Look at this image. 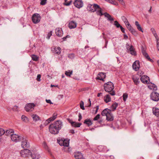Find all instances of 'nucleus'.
Segmentation results:
<instances>
[{
    "label": "nucleus",
    "instance_id": "f257e3e1",
    "mask_svg": "<svg viewBox=\"0 0 159 159\" xmlns=\"http://www.w3.org/2000/svg\"><path fill=\"white\" fill-rule=\"evenodd\" d=\"M104 89L105 91L109 93L111 96L116 94L115 92L113 90L114 89V84L112 82L109 81L105 83L104 84Z\"/></svg>",
    "mask_w": 159,
    "mask_h": 159
},
{
    "label": "nucleus",
    "instance_id": "f03ea898",
    "mask_svg": "<svg viewBox=\"0 0 159 159\" xmlns=\"http://www.w3.org/2000/svg\"><path fill=\"white\" fill-rule=\"evenodd\" d=\"M11 140L15 142H17L21 141L22 139H24V138L19 135L12 134L11 135Z\"/></svg>",
    "mask_w": 159,
    "mask_h": 159
},
{
    "label": "nucleus",
    "instance_id": "7ed1b4c3",
    "mask_svg": "<svg viewBox=\"0 0 159 159\" xmlns=\"http://www.w3.org/2000/svg\"><path fill=\"white\" fill-rule=\"evenodd\" d=\"M49 131L50 133L54 134H57L60 129L56 127L55 125L53 124L50 125L49 126Z\"/></svg>",
    "mask_w": 159,
    "mask_h": 159
},
{
    "label": "nucleus",
    "instance_id": "20e7f679",
    "mask_svg": "<svg viewBox=\"0 0 159 159\" xmlns=\"http://www.w3.org/2000/svg\"><path fill=\"white\" fill-rule=\"evenodd\" d=\"M41 19L40 15L38 13L34 14L32 17V22L34 24H37L39 22Z\"/></svg>",
    "mask_w": 159,
    "mask_h": 159
},
{
    "label": "nucleus",
    "instance_id": "39448f33",
    "mask_svg": "<svg viewBox=\"0 0 159 159\" xmlns=\"http://www.w3.org/2000/svg\"><path fill=\"white\" fill-rule=\"evenodd\" d=\"M20 153L21 156L24 157H29V156H30L31 155V151L27 149H25L21 151Z\"/></svg>",
    "mask_w": 159,
    "mask_h": 159
},
{
    "label": "nucleus",
    "instance_id": "423d86ee",
    "mask_svg": "<svg viewBox=\"0 0 159 159\" xmlns=\"http://www.w3.org/2000/svg\"><path fill=\"white\" fill-rule=\"evenodd\" d=\"M129 47V48L127 47V52L128 53H130L131 55L135 56L137 55V53L135 50L134 47L132 45L130 46L129 44L127 45Z\"/></svg>",
    "mask_w": 159,
    "mask_h": 159
},
{
    "label": "nucleus",
    "instance_id": "0eeeda50",
    "mask_svg": "<svg viewBox=\"0 0 159 159\" xmlns=\"http://www.w3.org/2000/svg\"><path fill=\"white\" fill-rule=\"evenodd\" d=\"M94 7L95 9V11H96V14L98 15L101 16L104 15V13H102V9L98 5H94Z\"/></svg>",
    "mask_w": 159,
    "mask_h": 159
},
{
    "label": "nucleus",
    "instance_id": "6e6552de",
    "mask_svg": "<svg viewBox=\"0 0 159 159\" xmlns=\"http://www.w3.org/2000/svg\"><path fill=\"white\" fill-rule=\"evenodd\" d=\"M151 99L155 101H158L159 100V94L156 92H152L151 94Z\"/></svg>",
    "mask_w": 159,
    "mask_h": 159
},
{
    "label": "nucleus",
    "instance_id": "1a4fd4ad",
    "mask_svg": "<svg viewBox=\"0 0 159 159\" xmlns=\"http://www.w3.org/2000/svg\"><path fill=\"white\" fill-rule=\"evenodd\" d=\"M34 104L33 103H30L25 106V108L27 111H32L34 109Z\"/></svg>",
    "mask_w": 159,
    "mask_h": 159
},
{
    "label": "nucleus",
    "instance_id": "9d476101",
    "mask_svg": "<svg viewBox=\"0 0 159 159\" xmlns=\"http://www.w3.org/2000/svg\"><path fill=\"white\" fill-rule=\"evenodd\" d=\"M57 114L56 113H54L52 117L48 118L45 121L44 123V125H46L50 123V122L53 121L57 118Z\"/></svg>",
    "mask_w": 159,
    "mask_h": 159
},
{
    "label": "nucleus",
    "instance_id": "9b49d317",
    "mask_svg": "<svg viewBox=\"0 0 159 159\" xmlns=\"http://www.w3.org/2000/svg\"><path fill=\"white\" fill-rule=\"evenodd\" d=\"M105 73L104 72H99L98 73V76L96 78V79L99 80H101L104 81V79L106 77Z\"/></svg>",
    "mask_w": 159,
    "mask_h": 159
},
{
    "label": "nucleus",
    "instance_id": "f8f14e48",
    "mask_svg": "<svg viewBox=\"0 0 159 159\" xmlns=\"http://www.w3.org/2000/svg\"><path fill=\"white\" fill-rule=\"evenodd\" d=\"M142 52L144 57L148 61L152 62H153V61L150 58V57L143 48L142 49Z\"/></svg>",
    "mask_w": 159,
    "mask_h": 159
},
{
    "label": "nucleus",
    "instance_id": "ddd939ff",
    "mask_svg": "<svg viewBox=\"0 0 159 159\" xmlns=\"http://www.w3.org/2000/svg\"><path fill=\"white\" fill-rule=\"evenodd\" d=\"M21 146L23 148H28L30 147L29 143L28 141L24 139H22Z\"/></svg>",
    "mask_w": 159,
    "mask_h": 159
},
{
    "label": "nucleus",
    "instance_id": "4468645a",
    "mask_svg": "<svg viewBox=\"0 0 159 159\" xmlns=\"http://www.w3.org/2000/svg\"><path fill=\"white\" fill-rule=\"evenodd\" d=\"M74 4L75 7L78 8L82 7L83 5L82 1H75Z\"/></svg>",
    "mask_w": 159,
    "mask_h": 159
},
{
    "label": "nucleus",
    "instance_id": "2eb2a0df",
    "mask_svg": "<svg viewBox=\"0 0 159 159\" xmlns=\"http://www.w3.org/2000/svg\"><path fill=\"white\" fill-rule=\"evenodd\" d=\"M133 68L135 70H137L140 67V62L139 61H136L133 64Z\"/></svg>",
    "mask_w": 159,
    "mask_h": 159
},
{
    "label": "nucleus",
    "instance_id": "dca6fc26",
    "mask_svg": "<svg viewBox=\"0 0 159 159\" xmlns=\"http://www.w3.org/2000/svg\"><path fill=\"white\" fill-rule=\"evenodd\" d=\"M74 157L76 159H82L83 155L80 152H75L74 153Z\"/></svg>",
    "mask_w": 159,
    "mask_h": 159
},
{
    "label": "nucleus",
    "instance_id": "f3484780",
    "mask_svg": "<svg viewBox=\"0 0 159 159\" xmlns=\"http://www.w3.org/2000/svg\"><path fill=\"white\" fill-rule=\"evenodd\" d=\"M55 125L56 127L60 130L62 126V123L60 120H57L54 122L53 123Z\"/></svg>",
    "mask_w": 159,
    "mask_h": 159
},
{
    "label": "nucleus",
    "instance_id": "a211bd4d",
    "mask_svg": "<svg viewBox=\"0 0 159 159\" xmlns=\"http://www.w3.org/2000/svg\"><path fill=\"white\" fill-rule=\"evenodd\" d=\"M94 5H97L96 4H88L87 7V9L88 11L91 12H94L95 11V9L94 7Z\"/></svg>",
    "mask_w": 159,
    "mask_h": 159
},
{
    "label": "nucleus",
    "instance_id": "6ab92c4d",
    "mask_svg": "<svg viewBox=\"0 0 159 159\" xmlns=\"http://www.w3.org/2000/svg\"><path fill=\"white\" fill-rule=\"evenodd\" d=\"M52 51L53 52L59 54L61 53V49L59 47L57 48L54 47L52 48Z\"/></svg>",
    "mask_w": 159,
    "mask_h": 159
},
{
    "label": "nucleus",
    "instance_id": "aec40b11",
    "mask_svg": "<svg viewBox=\"0 0 159 159\" xmlns=\"http://www.w3.org/2000/svg\"><path fill=\"white\" fill-rule=\"evenodd\" d=\"M146 79H148V80H149L150 79L149 77L147 75H143L140 78V80L143 83H147L148 81Z\"/></svg>",
    "mask_w": 159,
    "mask_h": 159
},
{
    "label": "nucleus",
    "instance_id": "412c9836",
    "mask_svg": "<svg viewBox=\"0 0 159 159\" xmlns=\"http://www.w3.org/2000/svg\"><path fill=\"white\" fill-rule=\"evenodd\" d=\"M76 26V23L73 21H70L69 23L68 27L70 29L75 28Z\"/></svg>",
    "mask_w": 159,
    "mask_h": 159
},
{
    "label": "nucleus",
    "instance_id": "4be33fe9",
    "mask_svg": "<svg viewBox=\"0 0 159 159\" xmlns=\"http://www.w3.org/2000/svg\"><path fill=\"white\" fill-rule=\"evenodd\" d=\"M62 30L61 28H56L55 29V33L56 35L59 37H61L62 34Z\"/></svg>",
    "mask_w": 159,
    "mask_h": 159
},
{
    "label": "nucleus",
    "instance_id": "5701e85b",
    "mask_svg": "<svg viewBox=\"0 0 159 159\" xmlns=\"http://www.w3.org/2000/svg\"><path fill=\"white\" fill-rule=\"evenodd\" d=\"M111 111V110L106 108L102 111L101 114L102 116H107Z\"/></svg>",
    "mask_w": 159,
    "mask_h": 159
},
{
    "label": "nucleus",
    "instance_id": "b1692460",
    "mask_svg": "<svg viewBox=\"0 0 159 159\" xmlns=\"http://www.w3.org/2000/svg\"><path fill=\"white\" fill-rule=\"evenodd\" d=\"M106 120L110 121H112L114 120V116L111 112L106 116Z\"/></svg>",
    "mask_w": 159,
    "mask_h": 159
},
{
    "label": "nucleus",
    "instance_id": "393cba45",
    "mask_svg": "<svg viewBox=\"0 0 159 159\" xmlns=\"http://www.w3.org/2000/svg\"><path fill=\"white\" fill-rule=\"evenodd\" d=\"M84 123L86 124L89 127L92 125L93 122L90 119H87L84 120Z\"/></svg>",
    "mask_w": 159,
    "mask_h": 159
},
{
    "label": "nucleus",
    "instance_id": "a878e982",
    "mask_svg": "<svg viewBox=\"0 0 159 159\" xmlns=\"http://www.w3.org/2000/svg\"><path fill=\"white\" fill-rule=\"evenodd\" d=\"M104 16L105 17H107V18L108 20L110 21H113L114 19L107 12H105L104 13Z\"/></svg>",
    "mask_w": 159,
    "mask_h": 159
},
{
    "label": "nucleus",
    "instance_id": "bb28decb",
    "mask_svg": "<svg viewBox=\"0 0 159 159\" xmlns=\"http://www.w3.org/2000/svg\"><path fill=\"white\" fill-rule=\"evenodd\" d=\"M111 98L109 94H107L104 98V100L106 103H108L111 101Z\"/></svg>",
    "mask_w": 159,
    "mask_h": 159
},
{
    "label": "nucleus",
    "instance_id": "cd10ccee",
    "mask_svg": "<svg viewBox=\"0 0 159 159\" xmlns=\"http://www.w3.org/2000/svg\"><path fill=\"white\" fill-rule=\"evenodd\" d=\"M149 84H151L152 86L150 85L148 86V88L151 89H152L154 91H156L157 90V86L154 84H153L152 82H150L148 83Z\"/></svg>",
    "mask_w": 159,
    "mask_h": 159
},
{
    "label": "nucleus",
    "instance_id": "c85d7f7f",
    "mask_svg": "<svg viewBox=\"0 0 159 159\" xmlns=\"http://www.w3.org/2000/svg\"><path fill=\"white\" fill-rule=\"evenodd\" d=\"M153 113L155 116H159V109L157 108H152Z\"/></svg>",
    "mask_w": 159,
    "mask_h": 159
},
{
    "label": "nucleus",
    "instance_id": "c756f323",
    "mask_svg": "<svg viewBox=\"0 0 159 159\" xmlns=\"http://www.w3.org/2000/svg\"><path fill=\"white\" fill-rule=\"evenodd\" d=\"M63 145L62 146L66 147H68L69 144V139H63Z\"/></svg>",
    "mask_w": 159,
    "mask_h": 159
},
{
    "label": "nucleus",
    "instance_id": "7c9ffc66",
    "mask_svg": "<svg viewBox=\"0 0 159 159\" xmlns=\"http://www.w3.org/2000/svg\"><path fill=\"white\" fill-rule=\"evenodd\" d=\"M118 106V103L115 102L112 104L111 106V108L112 110L113 111H115L116 110V108Z\"/></svg>",
    "mask_w": 159,
    "mask_h": 159
},
{
    "label": "nucleus",
    "instance_id": "2f4dec72",
    "mask_svg": "<svg viewBox=\"0 0 159 159\" xmlns=\"http://www.w3.org/2000/svg\"><path fill=\"white\" fill-rule=\"evenodd\" d=\"M14 133V130L12 129H9L7 130L6 131L5 133V134L7 136H8L10 134V135L12 133Z\"/></svg>",
    "mask_w": 159,
    "mask_h": 159
},
{
    "label": "nucleus",
    "instance_id": "473e14b6",
    "mask_svg": "<svg viewBox=\"0 0 159 159\" xmlns=\"http://www.w3.org/2000/svg\"><path fill=\"white\" fill-rule=\"evenodd\" d=\"M135 25L136 26L137 28L139 30L142 32H143L142 28L138 21H136L135 22Z\"/></svg>",
    "mask_w": 159,
    "mask_h": 159
},
{
    "label": "nucleus",
    "instance_id": "72a5a7b5",
    "mask_svg": "<svg viewBox=\"0 0 159 159\" xmlns=\"http://www.w3.org/2000/svg\"><path fill=\"white\" fill-rule=\"evenodd\" d=\"M30 156L33 159H38L39 157V155L37 154H36L35 153H32Z\"/></svg>",
    "mask_w": 159,
    "mask_h": 159
},
{
    "label": "nucleus",
    "instance_id": "f704fd0d",
    "mask_svg": "<svg viewBox=\"0 0 159 159\" xmlns=\"http://www.w3.org/2000/svg\"><path fill=\"white\" fill-rule=\"evenodd\" d=\"M73 124L71 126L75 127H79L81 125L82 123H78L75 121Z\"/></svg>",
    "mask_w": 159,
    "mask_h": 159
},
{
    "label": "nucleus",
    "instance_id": "c9c22d12",
    "mask_svg": "<svg viewBox=\"0 0 159 159\" xmlns=\"http://www.w3.org/2000/svg\"><path fill=\"white\" fill-rule=\"evenodd\" d=\"M21 120L22 121L25 123H27L29 121L28 118L26 116L24 115L22 116Z\"/></svg>",
    "mask_w": 159,
    "mask_h": 159
},
{
    "label": "nucleus",
    "instance_id": "e433bc0d",
    "mask_svg": "<svg viewBox=\"0 0 159 159\" xmlns=\"http://www.w3.org/2000/svg\"><path fill=\"white\" fill-rule=\"evenodd\" d=\"M32 117L34 120L37 121L40 120V117L36 114H33L32 115Z\"/></svg>",
    "mask_w": 159,
    "mask_h": 159
},
{
    "label": "nucleus",
    "instance_id": "4c0bfd02",
    "mask_svg": "<svg viewBox=\"0 0 159 159\" xmlns=\"http://www.w3.org/2000/svg\"><path fill=\"white\" fill-rule=\"evenodd\" d=\"M139 78H137V77L133 78L132 80H133L134 84L136 85H138L139 83Z\"/></svg>",
    "mask_w": 159,
    "mask_h": 159
},
{
    "label": "nucleus",
    "instance_id": "58836bf2",
    "mask_svg": "<svg viewBox=\"0 0 159 159\" xmlns=\"http://www.w3.org/2000/svg\"><path fill=\"white\" fill-rule=\"evenodd\" d=\"M129 31L132 34L134 35L135 36H136L138 35V34L137 32L134 29H133V28H132Z\"/></svg>",
    "mask_w": 159,
    "mask_h": 159
},
{
    "label": "nucleus",
    "instance_id": "ea45409f",
    "mask_svg": "<svg viewBox=\"0 0 159 159\" xmlns=\"http://www.w3.org/2000/svg\"><path fill=\"white\" fill-rule=\"evenodd\" d=\"M32 59L34 61H37L39 60V57L36 55L33 54L31 56Z\"/></svg>",
    "mask_w": 159,
    "mask_h": 159
},
{
    "label": "nucleus",
    "instance_id": "a19ab883",
    "mask_svg": "<svg viewBox=\"0 0 159 159\" xmlns=\"http://www.w3.org/2000/svg\"><path fill=\"white\" fill-rule=\"evenodd\" d=\"M108 1L109 3L115 5H118V2H117V1Z\"/></svg>",
    "mask_w": 159,
    "mask_h": 159
},
{
    "label": "nucleus",
    "instance_id": "79ce46f5",
    "mask_svg": "<svg viewBox=\"0 0 159 159\" xmlns=\"http://www.w3.org/2000/svg\"><path fill=\"white\" fill-rule=\"evenodd\" d=\"M65 2L63 3L64 5L66 6H68L70 5L72 2V1H64Z\"/></svg>",
    "mask_w": 159,
    "mask_h": 159
},
{
    "label": "nucleus",
    "instance_id": "37998d69",
    "mask_svg": "<svg viewBox=\"0 0 159 159\" xmlns=\"http://www.w3.org/2000/svg\"><path fill=\"white\" fill-rule=\"evenodd\" d=\"M114 25H115L117 28H120L121 26L117 20L114 21Z\"/></svg>",
    "mask_w": 159,
    "mask_h": 159
},
{
    "label": "nucleus",
    "instance_id": "c03bdc74",
    "mask_svg": "<svg viewBox=\"0 0 159 159\" xmlns=\"http://www.w3.org/2000/svg\"><path fill=\"white\" fill-rule=\"evenodd\" d=\"M121 19L125 24H126L129 22L126 17L124 16H122Z\"/></svg>",
    "mask_w": 159,
    "mask_h": 159
},
{
    "label": "nucleus",
    "instance_id": "a18cd8bd",
    "mask_svg": "<svg viewBox=\"0 0 159 159\" xmlns=\"http://www.w3.org/2000/svg\"><path fill=\"white\" fill-rule=\"evenodd\" d=\"M72 71L71 70L70 71V70L68 71H66L65 72V74L67 76L70 77V75L72 74Z\"/></svg>",
    "mask_w": 159,
    "mask_h": 159
},
{
    "label": "nucleus",
    "instance_id": "49530a36",
    "mask_svg": "<svg viewBox=\"0 0 159 159\" xmlns=\"http://www.w3.org/2000/svg\"><path fill=\"white\" fill-rule=\"evenodd\" d=\"M128 94L126 93H124L123 95V100L125 102L128 98Z\"/></svg>",
    "mask_w": 159,
    "mask_h": 159
},
{
    "label": "nucleus",
    "instance_id": "de8ad7c7",
    "mask_svg": "<svg viewBox=\"0 0 159 159\" xmlns=\"http://www.w3.org/2000/svg\"><path fill=\"white\" fill-rule=\"evenodd\" d=\"M64 138L61 139H57V142L61 146H62L63 145V139Z\"/></svg>",
    "mask_w": 159,
    "mask_h": 159
},
{
    "label": "nucleus",
    "instance_id": "09e8293b",
    "mask_svg": "<svg viewBox=\"0 0 159 159\" xmlns=\"http://www.w3.org/2000/svg\"><path fill=\"white\" fill-rule=\"evenodd\" d=\"M127 28L128 29V30L130 31L132 29V28H133L131 25L129 23V22H128L126 24H125Z\"/></svg>",
    "mask_w": 159,
    "mask_h": 159
},
{
    "label": "nucleus",
    "instance_id": "8fccbe9b",
    "mask_svg": "<svg viewBox=\"0 0 159 159\" xmlns=\"http://www.w3.org/2000/svg\"><path fill=\"white\" fill-rule=\"evenodd\" d=\"M5 130L2 128H0V136L5 134Z\"/></svg>",
    "mask_w": 159,
    "mask_h": 159
},
{
    "label": "nucleus",
    "instance_id": "3c124183",
    "mask_svg": "<svg viewBox=\"0 0 159 159\" xmlns=\"http://www.w3.org/2000/svg\"><path fill=\"white\" fill-rule=\"evenodd\" d=\"M75 55L74 53L69 54L68 55L69 58L71 59H73L75 57Z\"/></svg>",
    "mask_w": 159,
    "mask_h": 159
},
{
    "label": "nucleus",
    "instance_id": "603ef678",
    "mask_svg": "<svg viewBox=\"0 0 159 159\" xmlns=\"http://www.w3.org/2000/svg\"><path fill=\"white\" fill-rule=\"evenodd\" d=\"M80 108L83 110H84L85 109L84 107V103L83 102L81 101L80 103Z\"/></svg>",
    "mask_w": 159,
    "mask_h": 159
},
{
    "label": "nucleus",
    "instance_id": "864d4df0",
    "mask_svg": "<svg viewBox=\"0 0 159 159\" xmlns=\"http://www.w3.org/2000/svg\"><path fill=\"white\" fill-rule=\"evenodd\" d=\"M100 115L99 114H97L93 119L94 121L98 120L100 118Z\"/></svg>",
    "mask_w": 159,
    "mask_h": 159
},
{
    "label": "nucleus",
    "instance_id": "5fc2aeb1",
    "mask_svg": "<svg viewBox=\"0 0 159 159\" xmlns=\"http://www.w3.org/2000/svg\"><path fill=\"white\" fill-rule=\"evenodd\" d=\"M52 31H50L48 34V35L47 37V38L48 39H49L50 37L52 35Z\"/></svg>",
    "mask_w": 159,
    "mask_h": 159
},
{
    "label": "nucleus",
    "instance_id": "6e6d98bb",
    "mask_svg": "<svg viewBox=\"0 0 159 159\" xmlns=\"http://www.w3.org/2000/svg\"><path fill=\"white\" fill-rule=\"evenodd\" d=\"M67 120H68V121L71 124V125H72L74 123H75L74 122L75 121H73L72 120L70 119V118H67Z\"/></svg>",
    "mask_w": 159,
    "mask_h": 159
},
{
    "label": "nucleus",
    "instance_id": "4d7b16f0",
    "mask_svg": "<svg viewBox=\"0 0 159 159\" xmlns=\"http://www.w3.org/2000/svg\"><path fill=\"white\" fill-rule=\"evenodd\" d=\"M41 75L40 74H38L37 76V80L38 81H40L41 80L40 78Z\"/></svg>",
    "mask_w": 159,
    "mask_h": 159
},
{
    "label": "nucleus",
    "instance_id": "13d9d810",
    "mask_svg": "<svg viewBox=\"0 0 159 159\" xmlns=\"http://www.w3.org/2000/svg\"><path fill=\"white\" fill-rule=\"evenodd\" d=\"M78 116H79V119L78 120V121H80L82 119V116H81V114L80 113H79Z\"/></svg>",
    "mask_w": 159,
    "mask_h": 159
},
{
    "label": "nucleus",
    "instance_id": "bf43d9fd",
    "mask_svg": "<svg viewBox=\"0 0 159 159\" xmlns=\"http://www.w3.org/2000/svg\"><path fill=\"white\" fill-rule=\"evenodd\" d=\"M41 2L40 3V4L41 5H45L47 3V1H41Z\"/></svg>",
    "mask_w": 159,
    "mask_h": 159
},
{
    "label": "nucleus",
    "instance_id": "052dcab7",
    "mask_svg": "<svg viewBox=\"0 0 159 159\" xmlns=\"http://www.w3.org/2000/svg\"><path fill=\"white\" fill-rule=\"evenodd\" d=\"M120 28L121 30V32L124 34H125V29L123 27H122V26L120 27Z\"/></svg>",
    "mask_w": 159,
    "mask_h": 159
},
{
    "label": "nucleus",
    "instance_id": "680f3d73",
    "mask_svg": "<svg viewBox=\"0 0 159 159\" xmlns=\"http://www.w3.org/2000/svg\"><path fill=\"white\" fill-rule=\"evenodd\" d=\"M119 1V2L120 3L121 5H122L123 6H125V3L124 2V1Z\"/></svg>",
    "mask_w": 159,
    "mask_h": 159
},
{
    "label": "nucleus",
    "instance_id": "e2e57ef3",
    "mask_svg": "<svg viewBox=\"0 0 159 159\" xmlns=\"http://www.w3.org/2000/svg\"><path fill=\"white\" fill-rule=\"evenodd\" d=\"M151 31L153 34H156V31H155L154 29L153 28H152L151 29Z\"/></svg>",
    "mask_w": 159,
    "mask_h": 159
},
{
    "label": "nucleus",
    "instance_id": "0e129e2a",
    "mask_svg": "<svg viewBox=\"0 0 159 159\" xmlns=\"http://www.w3.org/2000/svg\"><path fill=\"white\" fill-rule=\"evenodd\" d=\"M70 36L69 35H67L66 36L64 37L62 39H63V41H66V39L67 38H70Z\"/></svg>",
    "mask_w": 159,
    "mask_h": 159
},
{
    "label": "nucleus",
    "instance_id": "69168bd1",
    "mask_svg": "<svg viewBox=\"0 0 159 159\" xmlns=\"http://www.w3.org/2000/svg\"><path fill=\"white\" fill-rule=\"evenodd\" d=\"M46 101L47 103H49L50 104H53V103H52L51 102V100H50L49 99H48V100L46 99Z\"/></svg>",
    "mask_w": 159,
    "mask_h": 159
},
{
    "label": "nucleus",
    "instance_id": "338daca9",
    "mask_svg": "<svg viewBox=\"0 0 159 159\" xmlns=\"http://www.w3.org/2000/svg\"><path fill=\"white\" fill-rule=\"evenodd\" d=\"M158 39H157V48L158 51H159V42H158Z\"/></svg>",
    "mask_w": 159,
    "mask_h": 159
},
{
    "label": "nucleus",
    "instance_id": "774afa93",
    "mask_svg": "<svg viewBox=\"0 0 159 159\" xmlns=\"http://www.w3.org/2000/svg\"><path fill=\"white\" fill-rule=\"evenodd\" d=\"M102 120H100L98 121H97L96 122L97 124H99L100 125H102Z\"/></svg>",
    "mask_w": 159,
    "mask_h": 159
}]
</instances>
